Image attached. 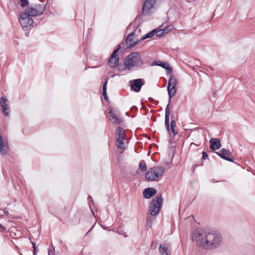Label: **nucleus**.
Wrapping results in <instances>:
<instances>
[{
    "label": "nucleus",
    "mask_w": 255,
    "mask_h": 255,
    "mask_svg": "<svg viewBox=\"0 0 255 255\" xmlns=\"http://www.w3.org/2000/svg\"><path fill=\"white\" fill-rule=\"evenodd\" d=\"M143 64L141 56L137 52L130 53L124 60V63L118 65V69L121 71L130 70L134 67H139Z\"/></svg>",
    "instance_id": "1"
},
{
    "label": "nucleus",
    "mask_w": 255,
    "mask_h": 255,
    "mask_svg": "<svg viewBox=\"0 0 255 255\" xmlns=\"http://www.w3.org/2000/svg\"><path fill=\"white\" fill-rule=\"evenodd\" d=\"M116 145L118 148L124 150L127 148L128 139L125 130L121 127H118L116 131Z\"/></svg>",
    "instance_id": "2"
},
{
    "label": "nucleus",
    "mask_w": 255,
    "mask_h": 255,
    "mask_svg": "<svg viewBox=\"0 0 255 255\" xmlns=\"http://www.w3.org/2000/svg\"><path fill=\"white\" fill-rule=\"evenodd\" d=\"M165 170V168L162 167H153L148 170L146 173L145 178L149 181H155L163 175Z\"/></svg>",
    "instance_id": "3"
},
{
    "label": "nucleus",
    "mask_w": 255,
    "mask_h": 255,
    "mask_svg": "<svg viewBox=\"0 0 255 255\" xmlns=\"http://www.w3.org/2000/svg\"><path fill=\"white\" fill-rule=\"evenodd\" d=\"M206 241H207V248H216L221 245L222 238L218 233L208 232Z\"/></svg>",
    "instance_id": "4"
},
{
    "label": "nucleus",
    "mask_w": 255,
    "mask_h": 255,
    "mask_svg": "<svg viewBox=\"0 0 255 255\" xmlns=\"http://www.w3.org/2000/svg\"><path fill=\"white\" fill-rule=\"evenodd\" d=\"M207 234L208 232L202 230H197L194 233L193 241L197 245L207 248V241H206Z\"/></svg>",
    "instance_id": "5"
},
{
    "label": "nucleus",
    "mask_w": 255,
    "mask_h": 255,
    "mask_svg": "<svg viewBox=\"0 0 255 255\" xmlns=\"http://www.w3.org/2000/svg\"><path fill=\"white\" fill-rule=\"evenodd\" d=\"M18 20L21 27L24 30H27L30 28L33 24V21L31 17L24 11L20 12L18 17Z\"/></svg>",
    "instance_id": "6"
},
{
    "label": "nucleus",
    "mask_w": 255,
    "mask_h": 255,
    "mask_svg": "<svg viewBox=\"0 0 255 255\" xmlns=\"http://www.w3.org/2000/svg\"><path fill=\"white\" fill-rule=\"evenodd\" d=\"M44 11L43 5L37 4L34 5H28L23 11L31 17L37 16L41 14Z\"/></svg>",
    "instance_id": "7"
},
{
    "label": "nucleus",
    "mask_w": 255,
    "mask_h": 255,
    "mask_svg": "<svg viewBox=\"0 0 255 255\" xmlns=\"http://www.w3.org/2000/svg\"><path fill=\"white\" fill-rule=\"evenodd\" d=\"M162 202L161 196H157L150 203L149 212L151 215H155L159 212L162 206Z\"/></svg>",
    "instance_id": "8"
},
{
    "label": "nucleus",
    "mask_w": 255,
    "mask_h": 255,
    "mask_svg": "<svg viewBox=\"0 0 255 255\" xmlns=\"http://www.w3.org/2000/svg\"><path fill=\"white\" fill-rule=\"evenodd\" d=\"M177 84V80L175 78H173L172 76H171L170 78L167 87L168 96L169 98V101H170L171 99L174 95L176 94V85Z\"/></svg>",
    "instance_id": "9"
},
{
    "label": "nucleus",
    "mask_w": 255,
    "mask_h": 255,
    "mask_svg": "<svg viewBox=\"0 0 255 255\" xmlns=\"http://www.w3.org/2000/svg\"><path fill=\"white\" fill-rule=\"evenodd\" d=\"M155 0H146L142 6V12L144 14L151 13L154 9Z\"/></svg>",
    "instance_id": "10"
},
{
    "label": "nucleus",
    "mask_w": 255,
    "mask_h": 255,
    "mask_svg": "<svg viewBox=\"0 0 255 255\" xmlns=\"http://www.w3.org/2000/svg\"><path fill=\"white\" fill-rule=\"evenodd\" d=\"M120 48V47H118L114 51L111 56L109 61V65L111 67H115L116 66H118L119 58L118 55L117 54V52L119 50Z\"/></svg>",
    "instance_id": "11"
},
{
    "label": "nucleus",
    "mask_w": 255,
    "mask_h": 255,
    "mask_svg": "<svg viewBox=\"0 0 255 255\" xmlns=\"http://www.w3.org/2000/svg\"><path fill=\"white\" fill-rule=\"evenodd\" d=\"M8 103V101L6 98L4 97L1 98L0 100V104L1 107L2 112L5 116H8L9 113Z\"/></svg>",
    "instance_id": "12"
},
{
    "label": "nucleus",
    "mask_w": 255,
    "mask_h": 255,
    "mask_svg": "<svg viewBox=\"0 0 255 255\" xmlns=\"http://www.w3.org/2000/svg\"><path fill=\"white\" fill-rule=\"evenodd\" d=\"M131 83V89L136 92L140 91L141 86L143 84V81L141 79H137L132 80L130 82Z\"/></svg>",
    "instance_id": "13"
},
{
    "label": "nucleus",
    "mask_w": 255,
    "mask_h": 255,
    "mask_svg": "<svg viewBox=\"0 0 255 255\" xmlns=\"http://www.w3.org/2000/svg\"><path fill=\"white\" fill-rule=\"evenodd\" d=\"M139 41V40L135 37L134 33L129 34L127 39L126 43L128 47H131L135 46Z\"/></svg>",
    "instance_id": "14"
},
{
    "label": "nucleus",
    "mask_w": 255,
    "mask_h": 255,
    "mask_svg": "<svg viewBox=\"0 0 255 255\" xmlns=\"http://www.w3.org/2000/svg\"><path fill=\"white\" fill-rule=\"evenodd\" d=\"M216 153L221 158L226 160L232 161L230 152L226 149H222L220 151L216 152Z\"/></svg>",
    "instance_id": "15"
},
{
    "label": "nucleus",
    "mask_w": 255,
    "mask_h": 255,
    "mask_svg": "<svg viewBox=\"0 0 255 255\" xmlns=\"http://www.w3.org/2000/svg\"><path fill=\"white\" fill-rule=\"evenodd\" d=\"M156 193V191L153 188H147L144 190L143 194L145 198L149 199L153 196Z\"/></svg>",
    "instance_id": "16"
},
{
    "label": "nucleus",
    "mask_w": 255,
    "mask_h": 255,
    "mask_svg": "<svg viewBox=\"0 0 255 255\" xmlns=\"http://www.w3.org/2000/svg\"><path fill=\"white\" fill-rule=\"evenodd\" d=\"M210 148L212 150H217L221 146L220 140L217 138H211L210 140Z\"/></svg>",
    "instance_id": "17"
},
{
    "label": "nucleus",
    "mask_w": 255,
    "mask_h": 255,
    "mask_svg": "<svg viewBox=\"0 0 255 255\" xmlns=\"http://www.w3.org/2000/svg\"><path fill=\"white\" fill-rule=\"evenodd\" d=\"M6 144L3 141V139L0 135V152L1 155H5L7 152Z\"/></svg>",
    "instance_id": "18"
},
{
    "label": "nucleus",
    "mask_w": 255,
    "mask_h": 255,
    "mask_svg": "<svg viewBox=\"0 0 255 255\" xmlns=\"http://www.w3.org/2000/svg\"><path fill=\"white\" fill-rule=\"evenodd\" d=\"M157 65L160 66L162 68L165 69L166 70V73L167 74H170L172 72V68L169 67V65L167 63H163L161 62L158 61L156 64Z\"/></svg>",
    "instance_id": "19"
},
{
    "label": "nucleus",
    "mask_w": 255,
    "mask_h": 255,
    "mask_svg": "<svg viewBox=\"0 0 255 255\" xmlns=\"http://www.w3.org/2000/svg\"><path fill=\"white\" fill-rule=\"evenodd\" d=\"M109 113L110 114V120L112 123L117 124L121 122V119L119 118L112 111H110Z\"/></svg>",
    "instance_id": "20"
},
{
    "label": "nucleus",
    "mask_w": 255,
    "mask_h": 255,
    "mask_svg": "<svg viewBox=\"0 0 255 255\" xmlns=\"http://www.w3.org/2000/svg\"><path fill=\"white\" fill-rule=\"evenodd\" d=\"M154 30L155 31V35L158 37L161 36L164 34H166L170 31L168 28H163L162 29H155Z\"/></svg>",
    "instance_id": "21"
},
{
    "label": "nucleus",
    "mask_w": 255,
    "mask_h": 255,
    "mask_svg": "<svg viewBox=\"0 0 255 255\" xmlns=\"http://www.w3.org/2000/svg\"><path fill=\"white\" fill-rule=\"evenodd\" d=\"M159 251L161 255H169L170 254L168 248L164 245H161L159 247Z\"/></svg>",
    "instance_id": "22"
},
{
    "label": "nucleus",
    "mask_w": 255,
    "mask_h": 255,
    "mask_svg": "<svg viewBox=\"0 0 255 255\" xmlns=\"http://www.w3.org/2000/svg\"><path fill=\"white\" fill-rule=\"evenodd\" d=\"M165 124L167 128L169 129V105L166 107L165 110Z\"/></svg>",
    "instance_id": "23"
},
{
    "label": "nucleus",
    "mask_w": 255,
    "mask_h": 255,
    "mask_svg": "<svg viewBox=\"0 0 255 255\" xmlns=\"http://www.w3.org/2000/svg\"><path fill=\"white\" fill-rule=\"evenodd\" d=\"M139 167L140 170L144 171L146 169V165L144 161H140L139 164Z\"/></svg>",
    "instance_id": "24"
},
{
    "label": "nucleus",
    "mask_w": 255,
    "mask_h": 255,
    "mask_svg": "<svg viewBox=\"0 0 255 255\" xmlns=\"http://www.w3.org/2000/svg\"><path fill=\"white\" fill-rule=\"evenodd\" d=\"M155 34V31L153 30H152V31H150V32H149L148 33L146 34L145 36H144L143 37H142L141 39V40H144L146 38H150V37H152L153 35Z\"/></svg>",
    "instance_id": "25"
},
{
    "label": "nucleus",
    "mask_w": 255,
    "mask_h": 255,
    "mask_svg": "<svg viewBox=\"0 0 255 255\" xmlns=\"http://www.w3.org/2000/svg\"><path fill=\"white\" fill-rule=\"evenodd\" d=\"M176 127V123L174 120H172L171 122V128L174 134H176L177 132L175 131V128Z\"/></svg>",
    "instance_id": "26"
},
{
    "label": "nucleus",
    "mask_w": 255,
    "mask_h": 255,
    "mask_svg": "<svg viewBox=\"0 0 255 255\" xmlns=\"http://www.w3.org/2000/svg\"><path fill=\"white\" fill-rule=\"evenodd\" d=\"M20 4L22 7L26 6L28 3V0H20Z\"/></svg>",
    "instance_id": "27"
},
{
    "label": "nucleus",
    "mask_w": 255,
    "mask_h": 255,
    "mask_svg": "<svg viewBox=\"0 0 255 255\" xmlns=\"http://www.w3.org/2000/svg\"><path fill=\"white\" fill-rule=\"evenodd\" d=\"M32 246H33V255H36V246H35V244L32 242Z\"/></svg>",
    "instance_id": "28"
},
{
    "label": "nucleus",
    "mask_w": 255,
    "mask_h": 255,
    "mask_svg": "<svg viewBox=\"0 0 255 255\" xmlns=\"http://www.w3.org/2000/svg\"><path fill=\"white\" fill-rule=\"evenodd\" d=\"M107 82H106L103 87V92H106V89H107Z\"/></svg>",
    "instance_id": "29"
},
{
    "label": "nucleus",
    "mask_w": 255,
    "mask_h": 255,
    "mask_svg": "<svg viewBox=\"0 0 255 255\" xmlns=\"http://www.w3.org/2000/svg\"><path fill=\"white\" fill-rule=\"evenodd\" d=\"M202 155H203V158L204 159H205L207 157H208V154L205 152H202Z\"/></svg>",
    "instance_id": "30"
},
{
    "label": "nucleus",
    "mask_w": 255,
    "mask_h": 255,
    "mask_svg": "<svg viewBox=\"0 0 255 255\" xmlns=\"http://www.w3.org/2000/svg\"><path fill=\"white\" fill-rule=\"evenodd\" d=\"M103 96L105 98V100H107V94H106V92H103Z\"/></svg>",
    "instance_id": "31"
},
{
    "label": "nucleus",
    "mask_w": 255,
    "mask_h": 255,
    "mask_svg": "<svg viewBox=\"0 0 255 255\" xmlns=\"http://www.w3.org/2000/svg\"><path fill=\"white\" fill-rule=\"evenodd\" d=\"M48 255H53V254L52 252L50 251V250L48 252Z\"/></svg>",
    "instance_id": "32"
}]
</instances>
